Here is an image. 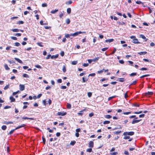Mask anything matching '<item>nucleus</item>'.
<instances>
[{
	"label": "nucleus",
	"instance_id": "obj_21",
	"mask_svg": "<svg viewBox=\"0 0 155 155\" xmlns=\"http://www.w3.org/2000/svg\"><path fill=\"white\" fill-rule=\"evenodd\" d=\"M67 12L68 14H69L71 12V9L70 8H68L67 9Z\"/></svg>",
	"mask_w": 155,
	"mask_h": 155
},
{
	"label": "nucleus",
	"instance_id": "obj_1",
	"mask_svg": "<svg viewBox=\"0 0 155 155\" xmlns=\"http://www.w3.org/2000/svg\"><path fill=\"white\" fill-rule=\"evenodd\" d=\"M85 33H86V32L85 31L82 32L79 31V32H76L73 34H71L70 35L71 36L74 37L78 35L79 34Z\"/></svg>",
	"mask_w": 155,
	"mask_h": 155
},
{
	"label": "nucleus",
	"instance_id": "obj_10",
	"mask_svg": "<svg viewBox=\"0 0 155 155\" xmlns=\"http://www.w3.org/2000/svg\"><path fill=\"white\" fill-rule=\"evenodd\" d=\"M10 100H11V102H14L15 101V99L13 97L11 96L9 98Z\"/></svg>",
	"mask_w": 155,
	"mask_h": 155
},
{
	"label": "nucleus",
	"instance_id": "obj_28",
	"mask_svg": "<svg viewBox=\"0 0 155 155\" xmlns=\"http://www.w3.org/2000/svg\"><path fill=\"white\" fill-rule=\"evenodd\" d=\"M76 143V141L74 140L71 141L70 143V145L73 146Z\"/></svg>",
	"mask_w": 155,
	"mask_h": 155
},
{
	"label": "nucleus",
	"instance_id": "obj_43",
	"mask_svg": "<svg viewBox=\"0 0 155 155\" xmlns=\"http://www.w3.org/2000/svg\"><path fill=\"white\" fill-rule=\"evenodd\" d=\"M140 37L141 38H142L144 39H146V37L143 35H140Z\"/></svg>",
	"mask_w": 155,
	"mask_h": 155
},
{
	"label": "nucleus",
	"instance_id": "obj_33",
	"mask_svg": "<svg viewBox=\"0 0 155 155\" xmlns=\"http://www.w3.org/2000/svg\"><path fill=\"white\" fill-rule=\"evenodd\" d=\"M136 3L138 4H143V3L140 1H138L136 2Z\"/></svg>",
	"mask_w": 155,
	"mask_h": 155
},
{
	"label": "nucleus",
	"instance_id": "obj_18",
	"mask_svg": "<svg viewBox=\"0 0 155 155\" xmlns=\"http://www.w3.org/2000/svg\"><path fill=\"white\" fill-rule=\"evenodd\" d=\"M4 67L6 70H9L10 68L8 67L7 64H5L4 65Z\"/></svg>",
	"mask_w": 155,
	"mask_h": 155
},
{
	"label": "nucleus",
	"instance_id": "obj_55",
	"mask_svg": "<svg viewBox=\"0 0 155 155\" xmlns=\"http://www.w3.org/2000/svg\"><path fill=\"white\" fill-rule=\"evenodd\" d=\"M144 116H145V114H141L139 115V117L140 118L143 117H144Z\"/></svg>",
	"mask_w": 155,
	"mask_h": 155
},
{
	"label": "nucleus",
	"instance_id": "obj_48",
	"mask_svg": "<svg viewBox=\"0 0 155 155\" xmlns=\"http://www.w3.org/2000/svg\"><path fill=\"white\" fill-rule=\"evenodd\" d=\"M67 88V87L65 86H61V89H65Z\"/></svg>",
	"mask_w": 155,
	"mask_h": 155
},
{
	"label": "nucleus",
	"instance_id": "obj_57",
	"mask_svg": "<svg viewBox=\"0 0 155 155\" xmlns=\"http://www.w3.org/2000/svg\"><path fill=\"white\" fill-rule=\"evenodd\" d=\"M42 6L43 7H46L47 6V4L46 3H43L42 4Z\"/></svg>",
	"mask_w": 155,
	"mask_h": 155
},
{
	"label": "nucleus",
	"instance_id": "obj_60",
	"mask_svg": "<svg viewBox=\"0 0 155 155\" xmlns=\"http://www.w3.org/2000/svg\"><path fill=\"white\" fill-rule=\"evenodd\" d=\"M21 34L19 33H16L15 34V35L17 36H21Z\"/></svg>",
	"mask_w": 155,
	"mask_h": 155
},
{
	"label": "nucleus",
	"instance_id": "obj_50",
	"mask_svg": "<svg viewBox=\"0 0 155 155\" xmlns=\"http://www.w3.org/2000/svg\"><path fill=\"white\" fill-rule=\"evenodd\" d=\"M63 15H64L63 13L62 12H61L60 13V14H59L60 17V18H61L63 16Z\"/></svg>",
	"mask_w": 155,
	"mask_h": 155
},
{
	"label": "nucleus",
	"instance_id": "obj_20",
	"mask_svg": "<svg viewBox=\"0 0 155 155\" xmlns=\"http://www.w3.org/2000/svg\"><path fill=\"white\" fill-rule=\"evenodd\" d=\"M62 71L64 73H65L66 72V66L65 65H63V66Z\"/></svg>",
	"mask_w": 155,
	"mask_h": 155
},
{
	"label": "nucleus",
	"instance_id": "obj_47",
	"mask_svg": "<svg viewBox=\"0 0 155 155\" xmlns=\"http://www.w3.org/2000/svg\"><path fill=\"white\" fill-rule=\"evenodd\" d=\"M92 93L90 92H88L87 93V95L89 97H90L92 96Z\"/></svg>",
	"mask_w": 155,
	"mask_h": 155
},
{
	"label": "nucleus",
	"instance_id": "obj_39",
	"mask_svg": "<svg viewBox=\"0 0 155 155\" xmlns=\"http://www.w3.org/2000/svg\"><path fill=\"white\" fill-rule=\"evenodd\" d=\"M137 75L136 73H132L130 74V76H133L136 75Z\"/></svg>",
	"mask_w": 155,
	"mask_h": 155
},
{
	"label": "nucleus",
	"instance_id": "obj_64",
	"mask_svg": "<svg viewBox=\"0 0 155 155\" xmlns=\"http://www.w3.org/2000/svg\"><path fill=\"white\" fill-rule=\"evenodd\" d=\"M117 154V152H113L110 153L111 155H116Z\"/></svg>",
	"mask_w": 155,
	"mask_h": 155
},
{
	"label": "nucleus",
	"instance_id": "obj_41",
	"mask_svg": "<svg viewBox=\"0 0 155 155\" xmlns=\"http://www.w3.org/2000/svg\"><path fill=\"white\" fill-rule=\"evenodd\" d=\"M23 21H19L17 23L18 24H23L24 23Z\"/></svg>",
	"mask_w": 155,
	"mask_h": 155
},
{
	"label": "nucleus",
	"instance_id": "obj_14",
	"mask_svg": "<svg viewBox=\"0 0 155 155\" xmlns=\"http://www.w3.org/2000/svg\"><path fill=\"white\" fill-rule=\"evenodd\" d=\"M114 40L113 39H110L106 40H105V42H111L114 41Z\"/></svg>",
	"mask_w": 155,
	"mask_h": 155
},
{
	"label": "nucleus",
	"instance_id": "obj_26",
	"mask_svg": "<svg viewBox=\"0 0 155 155\" xmlns=\"http://www.w3.org/2000/svg\"><path fill=\"white\" fill-rule=\"evenodd\" d=\"M23 77L24 78H29V76L26 74H24L23 75Z\"/></svg>",
	"mask_w": 155,
	"mask_h": 155
},
{
	"label": "nucleus",
	"instance_id": "obj_38",
	"mask_svg": "<svg viewBox=\"0 0 155 155\" xmlns=\"http://www.w3.org/2000/svg\"><path fill=\"white\" fill-rule=\"evenodd\" d=\"M143 61H146V62H151V61L147 59H145V58L143 59Z\"/></svg>",
	"mask_w": 155,
	"mask_h": 155
},
{
	"label": "nucleus",
	"instance_id": "obj_2",
	"mask_svg": "<svg viewBox=\"0 0 155 155\" xmlns=\"http://www.w3.org/2000/svg\"><path fill=\"white\" fill-rule=\"evenodd\" d=\"M134 133L133 131H130L129 132H125L123 133V135L124 136L130 135L132 136L134 135Z\"/></svg>",
	"mask_w": 155,
	"mask_h": 155
},
{
	"label": "nucleus",
	"instance_id": "obj_7",
	"mask_svg": "<svg viewBox=\"0 0 155 155\" xmlns=\"http://www.w3.org/2000/svg\"><path fill=\"white\" fill-rule=\"evenodd\" d=\"M25 126H26L25 124H22L21 125L19 126H18V127H17L15 129V130H17V129H20V128H21V127H24Z\"/></svg>",
	"mask_w": 155,
	"mask_h": 155
},
{
	"label": "nucleus",
	"instance_id": "obj_24",
	"mask_svg": "<svg viewBox=\"0 0 155 155\" xmlns=\"http://www.w3.org/2000/svg\"><path fill=\"white\" fill-rule=\"evenodd\" d=\"M116 97V96H112V97H108V101H109L110 100H111L113 98H115V97Z\"/></svg>",
	"mask_w": 155,
	"mask_h": 155
},
{
	"label": "nucleus",
	"instance_id": "obj_29",
	"mask_svg": "<svg viewBox=\"0 0 155 155\" xmlns=\"http://www.w3.org/2000/svg\"><path fill=\"white\" fill-rule=\"evenodd\" d=\"M1 128H2V130H5L6 129L7 127L5 125H3L2 127Z\"/></svg>",
	"mask_w": 155,
	"mask_h": 155
},
{
	"label": "nucleus",
	"instance_id": "obj_9",
	"mask_svg": "<svg viewBox=\"0 0 155 155\" xmlns=\"http://www.w3.org/2000/svg\"><path fill=\"white\" fill-rule=\"evenodd\" d=\"M3 124H13V122L12 121H4L3 122Z\"/></svg>",
	"mask_w": 155,
	"mask_h": 155
},
{
	"label": "nucleus",
	"instance_id": "obj_53",
	"mask_svg": "<svg viewBox=\"0 0 155 155\" xmlns=\"http://www.w3.org/2000/svg\"><path fill=\"white\" fill-rule=\"evenodd\" d=\"M137 83V81H135L133 82L132 83L130 84V85H135Z\"/></svg>",
	"mask_w": 155,
	"mask_h": 155
},
{
	"label": "nucleus",
	"instance_id": "obj_4",
	"mask_svg": "<svg viewBox=\"0 0 155 155\" xmlns=\"http://www.w3.org/2000/svg\"><path fill=\"white\" fill-rule=\"evenodd\" d=\"M67 113L66 112H58L57 113V114L59 116H64Z\"/></svg>",
	"mask_w": 155,
	"mask_h": 155
},
{
	"label": "nucleus",
	"instance_id": "obj_27",
	"mask_svg": "<svg viewBox=\"0 0 155 155\" xmlns=\"http://www.w3.org/2000/svg\"><path fill=\"white\" fill-rule=\"evenodd\" d=\"M110 123V121L108 120H106L104 121L103 122V124H109Z\"/></svg>",
	"mask_w": 155,
	"mask_h": 155
},
{
	"label": "nucleus",
	"instance_id": "obj_62",
	"mask_svg": "<svg viewBox=\"0 0 155 155\" xmlns=\"http://www.w3.org/2000/svg\"><path fill=\"white\" fill-rule=\"evenodd\" d=\"M124 154L126 155H129V153L127 151H125L124 152Z\"/></svg>",
	"mask_w": 155,
	"mask_h": 155
},
{
	"label": "nucleus",
	"instance_id": "obj_17",
	"mask_svg": "<svg viewBox=\"0 0 155 155\" xmlns=\"http://www.w3.org/2000/svg\"><path fill=\"white\" fill-rule=\"evenodd\" d=\"M58 9H55V10H53L51 12V13L52 14H55L56 12L58 11Z\"/></svg>",
	"mask_w": 155,
	"mask_h": 155
},
{
	"label": "nucleus",
	"instance_id": "obj_16",
	"mask_svg": "<svg viewBox=\"0 0 155 155\" xmlns=\"http://www.w3.org/2000/svg\"><path fill=\"white\" fill-rule=\"evenodd\" d=\"M12 31L14 32H18L19 31V29L18 28L12 29Z\"/></svg>",
	"mask_w": 155,
	"mask_h": 155
},
{
	"label": "nucleus",
	"instance_id": "obj_6",
	"mask_svg": "<svg viewBox=\"0 0 155 155\" xmlns=\"http://www.w3.org/2000/svg\"><path fill=\"white\" fill-rule=\"evenodd\" d=\"M89 147L93 148L94 147V142L92 141H90L89 143Z\"/></svg>",
	"mask_w": 155,
	"mask_h": 155
},
{
	"label": "nucleus",
	"instance_id": "obj_45",
	"mask_svg": "<svg viewBox=\"0 0 155 155\" xmlns=\"http://www.w3.org/2000/svg\"><path fill=\"white\" fill-rule=\"evenodd\" d=\"M15 45L16 46H19L20 45V44L18 42H16L15 43Z\"/></svg>",
	"mask_w": 155,
	"mask_h": 155
},
{
	"label": "nucleus",
	"instance_id": "obj_63",
	"mask_svg": "<svg viewBox=\"0 0 155 155\" xmlns=\"http://www.w3.org/2000/svg\"><path fill=\"white\" fill-rule=\"evenodd\" d=\"M57 82L58 83H61L62 82V80L61 79H58L57 80Z\"/></svg>",
	"mask_w": 155,
	"mask_h": 155
},
{
	"label": "nucleus",
	"instance_id": "obj_25",
	"mask_svg": "<svg viewBox=\"0 0 155 155\" xmlns=\"http://www.w3.org/2000/svg\"><path fill=\"white\" fill-rule=\"evenodd\" d=\"M72 2L70 0L68 1V2H66V4L67 5H70L72 4Z\"/></svg>",
	"mask_w": 155,
	"mask_h": 155
},
{
	"label": "nucleus",
	"instance_id": "obj_3",
	"mask_svg": "<svg viewBox=\"0 0 155 155\" xmlns=\"http://www.w3.org/2000/svg\"><path fill=\"white\" fill-rule=\"evenodd\" d=\"M19 89L20 91H22L24 90L25 89L24 85L20 84L19 85Z\"/></svg>",
	"mask_w": 155,
	"mask_h": 155
},
{
	"label": "nucleus",
	"instance_id": "obj_31",
	"mask_svg": "<svg viewBox=\"0 0 155 155\" xmlns=\"http://www.w3.org/2000/svg\"><path fill=\"white\" fill-rule=\"evenodd\" d=\"M66 23L67 24H68L70 23V21L69 19L68 18L66 20Z\"/></svg>",
	"mask_w": 155,
	"mask_h": 155
},
{
	"label": "nucleus",
	"instance_id": "obj_37",
	"mask_svg": "<svg viewBox=\"0 0 155 155\" xmlns=\"http://www.w3.org/2000/svg\"><path fill=\"white\" fill-rule=\"evenodd\" d=\"M119 79H120V80H119V81L121 82H123L125 80L123 78H119Z\"/></svg>",
	"mask_w": 155,
	"mask_h": 155
},
{
	"label": "nucleus",
	"instance_id": "obj_13",
	"mask_svg": "<svg viewBox=\"0 0 155 155\" xmlns=\"http://www.w3.org/2000/svg\"><path fill=\"white\" fill-rule=\"evenodd\" d=\"M133 42L135 44L140 43V42L138 41V40L137 39H134L133 40Z\"/></svg>",
	"mask_w": 155,
	"mask_h": 155
},
{
	"label": "nucleus",
	"instance_id": "obj_32",
	"mask_svg": "<svg viewBox=\"0 0 155 155\" xmlns=\"http://www.w3.org/2000/svg\"><path fill=\"white\" fill-rule=\"evenodd\" d=\"M78 63V61H73L72 62L71 64L72 65H76Z\"/></svg>",
	"mask_w": 155,
	"mask_h": 155
},
{
	"label": "nucleus",
	"instance_id": "obj_35",
	"mask_svg": "<svg viewBox=\"0 0 155 155\" xmlns=\"http://www.w3.org/2000/svg\"><path fill=\"white\" fill-rule=\"evenodd\" d=\"M92 149L91 148H88L86 150V151L87 152H92Z\"/></svg>",
	"mask_w": 155,
	"mask_h": 155
},
{
	"label": "nucleus",
	"instance_id": "obj_51",
	"mask_svg": "<svg viewBox=\"0 0 155 155\" xmlns=\"http://www.w3.org/2000/svg\"><path fill=\"white\" fill-rule=\"evenodd\" d=\"M35 67L41 69L42 68L39 65H35Z\"/></svg>",
	"mask_w": 155,
	"mask_h": 155
},
{
	"label": "nucleus",
	"instance_id": "obj_8",
	"mask_svg": "<svg viewBox=\"0 0 155 155\" xmlns=\"http://www.w3.org/2000/svg\"><path fill=\"white\" fill-rule=\"evenodd\" d=\"M147 53V52L146 51H141V52H138V54L141 55H145Z\"/></svg>",
	"mask_w": 155,
	"mask_h": 155
},
{
	"label": "nucleus",
	"instance_id": "obj_19",
	"mask_svg": "<svg viewBox=\"0 0 155 155\" xmlns=\"http://www.w3.org/2000/svg\"><path fill=\"white\" fill-rule=\"evenodd\" d=\"M153 93L152 92L148 91L146 93V95H152L153 94Z\"/></svg>",
	"mask_w": 155,
	"mask_h": 155
},
{
	"label": "nucleus",
	"instance_id": "obj_15",
	"mask_svg": "<svg viewBox=\"0 0 155 155\" xmlns=\"http://www.w3.org/2000/svg\"><path fill=\"white\" fill-rule=\"evenodd\" d=\"M16 61H17L19 63H21V64H22L23 63V62L22 61H21V60H20V59H19V58H14Z\"/></svg>",
	"mask_w": 155,
	"mask_h": 155
},
{
	"label": "nucleus",
	"instance_id": "obj_22",
	"mask_svg": "<svg viewBox=\"0 0 155 155\" xmlns=\"http://www.w3.org/2000/svg\"><path fill=\"white\" fill-rule=\"evenodd\" d=\"M105 117L107 119H110L112 117V116L110 115H107L105 116Z\"/></svg>",
	"mask_w": 155,
	"mask_h": 155
},
{
	"label": "nucleus",
	"instance_id": "obj_11",
	"mask_svg": "<svg viewBox=\"0 0 155 155\" xmlns=\"http://www.w3.org/2000/svg\"><path fill=\"white\" fill-rule=\"evenodd\" d=\"M58 54H57L55 55H53L51 56V58L52 59H55V58H58Z\"/></svg>",
	"mask_w": 155,
	"mask_h": 155
},
{
	"label": "nucleus",
	"instance_id": "obj_59",
	"mask_svg": "<svg viewBox=\"0 0 155 155\" xmlns=\"http://www.w3.org/2000/svg\"><path fill=\"white\" fill-rule=\"evenodd\" d=\"M51 55L50 54H49L46 57V58L47 59H49L50 58V57L51 58Z\"/></svg>",
	"mask_w": 155,
	"mask_h": 155
},
{
	"label": "nucleus",
	"instance_id": "obj_36",
	"mask_svg": "<svg viewBox=\"0 0 155 155\" xmlns=\"http://www.w3.org/2000/svg\"><path fill=\"white\" fill-rule=\"evenodd\" d=\"M9 84H8V85H6L5 86V87H4V89L5 90H7V89H8L9 87Z\"/></svg>",
	"mask_w": 155,
	"mask_h": 155
},
{
	"label": "nucleus",
	"instance_id": "obj_54",
	"mask_svg": "<svg viewBox=\"0 0 155 155\" xmlns=\"http://www.w3.org/2000/svg\"><path fill=\"white\" fill-rule=\"evenodd\" d=\"M104 70V69H103V70L101 71H97V73L99 74H101L103 73V71Z\"/></svg>",
	"mask_w": 155,
	"mask_h": 155
},
{
	"label": "nucleus",
	"instance_id": "obj_52",
	"mask_svg": "<svg viewBox=\"0 0 155 155\" xmlns=\"http://www.w3.org/2000/svg\"><path fill=\"white\" fill-rule=\"evenodd\" d=\"M95 74L94 73H92V74H90L88 76H92V77H94L95 76Z\"/></svg>",
	"mask_w": 155,
	"mask_h": 155
},
{
	"label": "nucleus",
	"instance_id": "obj_56",
	"mask_svg": "<svg viewBox=\"0 0 155 155\" xmlns=\"http://www.w3.org/2000/svg\"><path fill=\"white\" fill-rule=\"evenodd\" d=\"M8 61L10 64H13V63H15V61H11L10 60H8Z\"/></svg>",
	"mask_w": 155,
	"mask_h": 155
},
{
	"label": "nucleus",
	"instance_id": "obj_44",
	"mask_svg": "<svg viewBox=\"0 0 155 155\" xmlns=\"http://www.w3.org/2000/svg\"><path fill=\"white\" fill-rule=\"evenodd\" d=\"M71 104L68 103L67 105V107L68 109H70L71 108Z\"/></svg>",
	"mask_w": 155,
	"mask_h": 155
},
{
	"label": "nucleus",
	"instance_id": "obj_46",
	"mask_svg": "<svg viewBox=\"0 0 155 155\" xmlns=\"http://www.w3.org/2000/svg\"><path fill=\"white\" fill-rule=\"evenodd\" d=\"M70 35H71V34H66L65 35V37L66 38H69V37H70V36H71Z\"/></svg>",
	"mask_w": 155,
	"mask_h": 155
},
{
	"label": "nucleus",
	"instance_id": "obj_49",
	"mask_svg": "<svg viewBox=\"0 0 155 155\" xmlns=\"http://www.w3.org/2000/svg\"><path fill=\"white\" fill-rule=\"evenodd\" d=\"M19 92V91H18L15 92H14L12 94V95H16V94H18Z\"/></svg>",
	"mask_w": 155,
	"mask_h": 155
},
{
	"label": "nucleus",
	"instance_id": "obj_40",
	"mask_svg": "<svg viewBox=\"0 0 155 155\" xmlns=\"http://www.w3.org/2000/svg\"><path fill=\"white\" fill-rule=\"evenodd\" d=\"M125 136L124 137V139L125 140H127L128 139H129L130 138V137L127 136Z\"/></svg>",
	"mask_w": 155,
	"mask_h": 155
},
{
	"label": "nucleus",
	"instance_id": "obj_34",
	"mask_svg": "<svg viewBox=\"0 0 155 155\" xmlns=\"http://www.w3.org/2000/svg\"><path fill=\"white\" fill-rule=\"evenodd\" d=\"M134 118L135 119H138V117H136V115H132L129 117V118Z\"/></svg>",
	"mask_w": 155,
	"mask_h": 155
},
{
	"label": "nucleus",
	"instance_id": "obj_30",
	"mask_svg": "<svg viewBox=\"0 0 155 155\" xmlns=\"http://www.w3.org/2000/svg\"><path fill=\"white\" fill-rule=\"evenodd\" d=\"M121 132V131H115L114 132V134H119Z\"/></svg>",
	"mask_w": 155,
	"mask_h": 155
},
{
	"label": "nucleus",
	"instance_id": "obj_12",
	"mask_svg": "<svg viewBox=\"0 0 155 155\" xmlns=\"http://www.w3.org/2000/svg\"><path fill=\"white\" fill-rule=\"evenodd\" d=\"M22 119H29V120H34V118H31V117H22Z\"/></svg>",
	"mask_w": 155,
	"mask_h": 155
},
{
	"label": "nucleus",
	"instance_id": "obj_61",
	"mask_svg": "<svg viewBox=\"0 0 155 155\" xmlns=\"http://www.w3.org/2000/svg\"><path fill=\"white\" fill-rule=\"evenodd\" d=\"M107 49H108L107 48H102L101 49V51H106L107 50Z\"/></svg>",
	"mask_w": 155,
	"mask_h": 155
},
{
	"label": "nucleus",
	"instance_id": "obj_23",
	"mask_svg": "<svg viewBox=\"0 0 155 155\" xmlns=\"http://www.w3.org/2000/svg\"><path fill=\"white\" fill-rule=\"evenodd\" d=\"M15 130V129H13V130H12L9 132V133H8V135H11L12 134L13 132H14V131Z\"/></svg>",
	"mask_w": 155,
	"mask_h": 155
},
{
	"label": "nucleus",
	"instance_id": "obj_58",
	"mask_svg": "<svg viewBox=\"0 0 155 155\" xmlns=\"http://www.w3.org/2000/svg\"><path fill=\"white\" fill-rule=\"evenodd\" d=\"M11 38L12 39L14 40H17V38L15 37H11Z\"/></svg>",
	"mask_w": 155,
	"mask_h": 155
},
{
	"label": "nucleus",
	"instance_id": "obj_5",
	"mask_svg": "<svg viewBox=\"0 0 155 155\" xmlns=\"http://www.w3.org/2000/svg\"><path fill=\"white\" fill-rule=\"evenodd\" d=\"M141 120V119L138 120H135L134 119L133 120L132 122V124H135V123H138Z\"/></svg>",
	"mask_w": 155,
	"mask_h": 155
},
{
	"label": "nucleus",
	"instance_id": "obj_42",
	"mask_svg": "<svg viewBox=\"0 0 155 155\" xmlns=\"http://www.w3.org/2000/svg\"><path fill=\"white\" fill-rule=\"evenodd\" d=\"M99 59V57H97V58H95L92 60H93V61H96L98 60Z\"/></svg>",
	"mask_w": 155,
	"mask_h": 155
}]
</instances>
